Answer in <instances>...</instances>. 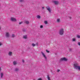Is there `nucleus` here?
<instances>
[{
    "instance_id": "nucleus-1",
    "label": "nucleus",
    "mask_w": 80,
    "mask_h": 80,
    "mask_svg": "<svg viewBox=\"0 0 80 80\" xmlns=\"http://www.w3.org/2000/svg\"><path fill=\"white\" fill-rule=\"evenodd\" d=\"M78 65V63H76L74 64V67L76 69H78L79 70H80V66Z\"/></svg>"
},
{
    "instance_id": "nucleus-2",
    "label": "nucleus",
    "mask_w": 80,
    "mask_h": 80,
    "mask_svg": "<svg viewBox=\"0 0 80 80\" xmlns=\"http://www.w3.org/2000/svg\"><path fill=\"white\" fill-rule=\"evenodd\" d=\"M63 33H64V31H63V29L62 28L61 29L59 32V34L61 35H62L63 34Z\"/></svg>"
},
{
    "instance_id": "nucleus-3",
    "label": "nucleus",
    "mask_w": 80,
    "mask_h": 80,
    "mask_svg": "<svg viewBox=\"0 0 80 80\" xmlns=\"http://www.w3.org/2000/svg\"><path fill=\"white\" fill-rule=\"evenodd\" d=\"M68 60V59L66 58L65 57L63 58L60 59V61L61 62L62 61H65V62H67Z\"/></svg>"
},
{
    "instance_id": "nucleus-4",
    "label": "nucleus",
    "mask_w": 80,
    "mask_h": 80,
    "mask_svg": "<svg viewBox=\"0 0 80 80\" xmlns=\"http://www.w3.org/2000/svg\"><path fill=\"white\" fill-rule=\"evenodd\" d=\"M41 54L42 55L43 57L44 58H45V60H47V57H46V56H45V54H44V53H43V52H41Z\"/></svg>"
},
{
    "instance_id": "nucleus-5",
    "label": "nucleus",
    "mask_w": 80,
    "mask_h": 80,
    "mask_svg": "<svg viewBox=\"0 0 80 80\" xmlns=\"http://www.w3.org/2000/svg\"><path fill=\"white\" fill-rule=\"evenodd\" d=\"M11 20L12 21V22H16V21H17L16 19L12 17L11 18Z\"/></svg>"
},
{
    "instance_id": "nucleus-6",
    "label": "nucleus",
    "mask_w": 80,
    "mask_h": 80,
    "mask_svg": "<svg viewBox=\"0 0 80 80\" xmlns=\"http://www.w3.org/2000/svg\"><path fill=\"white\" fill-rule=\"evenodd\" d=\"M5 35L7 38H9V37H10V34L8 32H7L6 33Z\"/></svg>"
},
{
    "instance_id": "nucleus-7",
    "label": "nucleus",
    "mask_w": 80,
    "mask_h": 80,
    "mask_svg": "<svg viewBox=\"0 0 80 80\" xmlns=\"http://www.w3.org/2000/svg\"><path fill=\"white\" fill-rule=\"evenodd\" d=\"M46 8L47 10H48V11H49V12H51V9H50V7H49V6H48L46 7Z\"/></svg>"
},
{
    "instance_id": "nucleus-8",
    "label": "nucleus",
    "mask_w": 80,
    "mask_h": 80,
    "mask_svg": "<svg viewBox=\"0 0 80 80\" xmlns=\"http://www.w3.org/2000/svg\"><path fill=\"white\" fill-rule=\"evenodd\" d=\"M53 3H54L55 4V5H57L58 3V1H52Z\"/></svg>"
},
{
    "instance_id": "nucleus-9",
    "label": "nucleus",
    "mask_w": 80,
    "mask_h": 80,
    "mask_svg": "<svg viewBox=\"0 0 80 80\" xmlns=\"http://www.w3.org/2000/svg\"><path fill=\"white\" fill-rule=\"evenodd\" d=\"M3 72L1 73V78H3Z\"/></svg>"
},
{
    "instance_id": "nucleus-10",
    "label": "nucleus",
    "mask_w": 80,
    "mask_h": 80,
    "mask_svg": "<svg viewBox=\"0 0 80 80\" xmlns=\"http://www.w3.org/2000/svg\"><path fill=\"white\" fill-rule=\"evenodd\" d=\"M24 23H26L27 25H28V24H29V22L27 21H25Z\"/></svg>"
},
{
    "instance_id": "nucleus-11",
    "label": "nucleus",
    "mask_w": 80,
    "mask_h": 80,
    "mask_svg": "<svg viewBox=\"0 0 80 80\" xmlns=\"http://www.w3.org/2000/svg\"><path fill=\"white\" fill-rule=\"evenodd\" d=\"M23 38L25 39H26V38H27V35H25L24 36H23Z\"/></svg>"
},
{
    "instance_id": "nucleus-12",
    "label": "nucleus",
    "mask_w": 80,
    "mask_h": 80,
    "mask_svg": "<svg viewBox=\"0 0 80 80\" xmlns=\"http://www.w3.org/2000/svg\"><path fill=\"white\" fill-rule=\"evenodd\" d=\"M12 52H10L8 53V55L9 56H12Z\"/></svg>"
},
{
    "instance_id": "nucleus-13",
    "label": "nucleus",
    "mask_w": 80,
    "mask_h": 80,
    "mask_svg": "<svg viewBox=\"0 0 80 80\" xmlns=\"http://www.w3.org/2000/svg\"><path fill=\"white\" fill-rule=\"evenodd\" d=\"M13 64L14 65H16V64H17V62L15 61H14L13 62Z\"/></svg>"
},
{
    "instance_id": "nucleus-14",
    "label": "nucleus",
    "mask_w": 80,
    "mask_h": 80,
    "mask_svg": "<svg viewBox=\"0 0 80 80\" xmlns=\"http://www.w3.org/2000/svg\"><path fill=\"white\" fill-rule=\"evenodd\" d=\"M15 72H18V68H16L15 69Z\"/></svg>"
},
{
    "instance_id": "nucleus-15",
    "label": "nucleus",
    "mask_w": 80,
    "mask_h": 80,
    "mask_svg": "<svg viewBox=\"0 0 80 80\" xmlns=\"http://www.w3.org/2000/svg\"><path fill=\"white\" fill-rule=\"evenodd\" d=\"M44 23H45V24H48V22L47 21H44Z\"/></svg>"
},
{
    "instance_id": "nucleus-16",
    "label": "nucleus",
    "mask_w": 80,
    "mask_h": 80,
    "mask_svg": "<svg viewBox=\"0 0 80 80\" xmlns=\"http://www.w3.org/2000/svg\"><path fill=\"white\" fill-rule=\"evenodd\" d=\"M26 29H25L24 28H23L22 29V32H26Z\"/></svg>"
},
{
    "instance_id": "nucleus-17",
    "label": "nucleus",
    "mask_w": 80,
    "mask_h": 80,
    "mask_svg": "<svg viewBox=\"0 0 80 80\" xmlns=\"http://www.w3.org/2000/svg\"><path fill=\"white\" fill-rule=\"evenodd\" d=\"M60 20L59 19H58L57 20V22L58 23H59V22H60Z\"/></svg>"
},
{
    "instance_id": "nucleus-18",
    "label": "nucleus",
    "mask_w": 80,
    "mask_h": 80,
    "mask_svg": "<svg viewBox=\"0 0 80 80\" xmlns=\"http://www.w3.org/2000/svg\"><path fill=\"white\" fill-rule=\"evenodd\" d=\"M15 37V36L14 35V34H13L12 35V38H14V37Z\"/></svg>"
},
{
    "instance_id": "nucleus-19",
    "label": "nucleus",
    "mask_w": 80,
    "mask_h": 80,
    "mask_svg": "<svg viewBox=\"0 0 80 80\" xmlns=\"http://www.w3.org/2000/svg\"><path fill=\"white\" fill-rule=\"evenodd\" d=\"M35 45H36V44L33 43L32 44V47H35Z\"/></svg>"
},
{
    "instance_id": "nucleus-20",
    "label": "nucleus",
    "mask_w": 80,
    "mask_h": 80,
    "mask_svg": "<svg viewBox=\"0 0 80 80\" xmlns=\"http://www.w3.org/2000/svg\"><path fill=\"white\" fill-rule=\"evenodd\" d=\"M77 37L78 38H80V36L78 35H77Z\"/></svg>"
},
{
    "instance_id": "nucleus-21",
    "label": "nucleus",
    "mask_w": 80,
    "mask_h": 80,
    "mask_svg": "<svg viewBox=\"0 0 80 80\" xmlns=\"http://www.w3.org/2000/svg\"><path fill=\"white\" fill-rule=\"evenodd\" d=\"M20 2H23L24 0H19Z\"/></svg>"
},
{
    "instance_id": "nucleus-22",
    "label": "nucleus",
    "mask_w": 80,
    "mask_h": 80,
    "mask_svg": "<svg viewBox=\"0 0 80 80\" xmlns=\"http://www.w3.org/2000/svg\"><path fill=\"white\" fill-rule=\"evenodd\" d=\"M69 50L70 51V52H72V48H69Z\"/></svg>"
},
{
    "instance_id": "nucleus-23",
    "label": "nucleus",
    "mask_w": 80,
    "mask_h": 80,
    "mask_svg": "<svg viewBox=\"0 0 80 80\" xmlns=\"http://www.w3.org/2000/svg\"><path fill=\"white\" fill-rule=\"evenodd\" d=\"M38 18H40V16L39 15H38L37 16Z\"/></svg>"
},
{
    "instance_id": "nucleus-24",
    "label": "nucleus",
    "mask_w": 80,
    "mask_h": 80,
    "mask_svg": "<svg viewBox=\"0 0 80 80\" xmlns=\"http://www.w3.org/2000/svg\"><path fill=\"white\" fill-rule=\"evenodd\" d=\"M23 23V22H19V25H21V24H22V23Z\"/></svg>"
},
{
    "instance_id": "nucleus-25",
    "label": "nucleus",
    "mask_w": 80,
    "mask_h": 80,
    "mask_svg": "<svg viewBox=\"0 0 80 80\" xmlns=\"http://www.w3.org/2000/svg\"><path fill=\"white\" fill-rule=\"evenodd\" d=\"M43 25H41L40 26V28H43Z\"/></svg>"
},
{
    "instance_id": "nucleus-26",
    "label": "nucleus",
    "mask_w": 80,
    "mask_h": 80,
    "mask_svg": "<svg viewBox=\"0 0 80 80\" xmlns=\"http://www.w3.org/2000/svg\"><path fill=\"white\" fill-rule=\"evenodd\" d=\"M46 52H47V53H50V51H49L47 50H46Z\"/></svg>"
},
{
    "instance_id": "nucleus-27",
    "label": "nucleus",
    "mask_w": 80,
    "mask_h": 80,
    "mask_svg": "<svg viewBox=\"0 0 80 80\" xmlns=\"http://www.w3.org/2000/svg\"><path fill=\"white\" fill-rule=\"evenodd\" d=\"M75 40H76L75 38H73V39H72V41L73 42H75Z\"/></svg>"
},
{
    "instance_id": "nucleus-28",
    "label": "nucleus",
    "mask_w": 80,
    "mask_h": 80,
    "mask_svg": "<svg viewBox=\"0 0 80 80\" xmlns=\"http://www.w3.org/2000/svg\"><path fill=\"white\" fill-rule=\"evenodd\" d=\"M22 62H23V63H24L25 62V61L24 60H22Z\"/></svg>"
},
{
    "instance_id": "nucleus-29",
    "label": "nucleus",
    "mask_w": 80,
    "mask_h": 80,
    "mask_svg": "<svg viewBox=\"0 0 80 80\" xmlns=\"http://www.w3.org/2000/svg\"><path fill=\"white\" fill-rule=\"evenodd\" d=\"M60 69H58L57 70L58 72H60Z\"/></svg>"
},
{
    "instance_id": "nucleus-30",
    "label": "nucleus",
    "mask_w": 80,
    "mask_h": 80,
    "mask_svg": "<svg viewBox=\"0 0 80 80\" xmlns=\"http://www.w3.org/2000/svg\"><path fill=\"white\" fill-rule=\"evenodd\" d=\"M36 45H37V46H38V42H37L36 44Z\"/></svg>"
},
{
    "instance_id": "nucleus-31",
    "label": "nucleus",
    "mask_w": 80,
    "mask_h": 80,
    "mask_svg": "<svg viewBox=\"0 0 80 80\" xmlns=\"http://www.w3.org/2000/svg\"><path fill=\"white\" fill-rule=\"evenodd\" d=\"M78 45H79V46H80V42H79L78 43Z\"/></svg>"
},
{
    "instance_id": "nucleus-32",
    "label": "nucleus",
    "mask_w": 80,
    "mask_h": 80,
    "mask_svg": "<svg viewBox=\"0 0 80 80\" xmlns=\"http://www.w3.org/2000/svg\"><path fill=\"white\" fill-rule=\"evenodd\" d=\"M38 80H42V78H39L38 79Z\"/></svg>"
},
{
    "instance_id": "nucleus-33",
    "label": "nucleus",
    "mask_w": 80,
    "mask_h": 80,
    "mask_svg": "<svg viewBox=\"0 0 80 80\" xmlns=\"http://www.w3.org/2000/svg\"><path fill=\"white\" fill-rule=\"evenodd\" d=\"M42 10H43V9H44V8H44V7H42Z\"/></svg>"
},
{
    "instance_id": "nucleus-34",
    "label": "nucleus",
    "mask_w": 80,
    "mask_h": 80,
    "mask_svg": "<svg viewBox=\"0 0 80 80\" xmlns=\"http://www.w3.org/2000/svg\"><path fill=\"white\" fill-rule=\"evenodd\" d=\"M2 45V43L0 42V46H1Z\"/></svg>"
},
{
    "instance_id": "nucleus-35",
    "label": "nucleus",
    "mask_w": 80,
    "mask_h": 80,
    "mask_svg": "<svg viewBox=\"0 0 80 80\" xmlns=\"http://www.w3.org/2000/svg\"><path fill=\"white\" fill-rule=\"evenodd\" d=\"M0 71H1V68H0Z\"/></svg>"
}]
</instances>
